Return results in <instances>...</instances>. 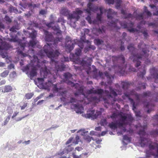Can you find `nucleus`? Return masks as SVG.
I'll use <instances>...</instances> for the list:
<instances>
[{
    "instance_id": "f257e3e1",
    "label": "nucleus",
    "mask_w": 158,
    "mask_h": 158,
    "mask_svg": "<svg viewBox=\"0 0 158 158\" xmlns=\"http://www.w3.org/2000/svg\"><path fill=\"white\" fill-rule=\"evenodd\" d=\"M43 50L47 56L51 59V63L54 64L55 69L57 72L62 71L65 68V65L63 63H60L55 60L60 54L58 49H55L54 52L52 49H51L50 47L48 45L45 46L43 48Z\"/></svg>"
},
{
    "instance_id": "f03ea898",
    "label": "nucleus",
    "mask_w": 158,
    "mask_h": 158,
    "mask_svg": "<svg viewBox=\"0 0 158 158\" xmlns=\"http://www.w3.org/2000/svg\"><path fill=\"white\" fill-rule=\"evenodd\" d=\"M127 49L131 53L132 55L130 56V58L134 63H136L135 66L138 67L140 65L141 62L139 60H142V59L144 60L145 59H147L149 55V51L146 48H142V52L143 53V54H137L135 55L134 53L136 52V49L134 47V45L130 44L127 46Z\"/></svg>"
},
{
    "instance_id": "7ed1b4c3",
    "label": "nucleus",
    "mask_w": 158,
    "mask_h": 158,
    "mask_svg": "<svg viewBox=\"0 0 158 158\" xmlns=\"http://www.w3.org/2000/svg\"><path fill=\"white\" fill-rule=\"evenodd\" d=\"M40 73L42 75L44 76V78H48L49 79L48 82H46L43 84V88L49 91L50 89V87L52 85V83L54 82L56 78V76L52 74L51 73H49L47 70L46 67L45 68L44 70L41 71Z\"/></svg>"
},
{
    "instance_id": "20e7f679",
    "label": "nucleus",
    "mask_w": 158,
    "mask_h": 158,
    "mask_svg": "<svg viewBox=\"0 0 158 158\" xmlns=\"http://www.w3.org/2000/svg\"><path fill=\"white\" fill-rule=\"evenodd\" d=\"M44 34L45 35V40L46 41L48 42H53V44H47L44 45V47L48 45L50 47L51 49H52L53 52L55 51L54 49L56 48L57 46V44L60 41L62 40V38H59V37L56 38L54 39L53 36L51 33L49 32L46 30H44Z\"/></svg>"
},
{
    "instance_id": "39448f33",
    "label": "nucleus",
    "mask_w": 158,
    "mask_h": 158,
    "mask_svg": "<svg viewBox=\"0 0 158 158\" xmlns=\"http://www.w3.org/2000/svg\"><path fill=\"white\" fill-rule=\"evenodd\" d=\"M118 23L122 27H123L124 28H127L128 31L131 32H134L135 31H137V29L134 28L133 27L134 23L132 22H131L127 24L126 23H123L119 21L118 20H115L114 21L112 20L110 23V25L112 27H113L116 29H118L120 27L117 26Z\"/></svg>"
},
{
    "instance_id": "423d86ee",
    "label": "nucleus",
    "mask_w": 158,
    "mask_h": 158,
    "mask_svg": "<svg viewBox=\"0 0 158 158\" xmlns=\"http://www.w3.org/2000/svg\"><path fill=\"white\" fill-rule=\"evenodd\" d=\"M131 94H134L137 100L139 101L140 99V97L141 96L142 97L151 96V94L150 92L148 91L146 92H144L142 95L140 94H138L136 92H135V91L133 90L131 91V94H130L127 93H124V95H123L122 96L123 98V99H125V97H127L130 100L131 103L132 105L133 108H135L136 106L135 105V102H134L133 100L130 97Z\"/></svg>"
},
{
    "instance_id": "0eeeda50",
    "label": "nucleus",
    "mask_w": 158,
    "mask_h": 158,
    "mask_svg": "<svg viewBox=\"0 0 158 158\" xmlns=\"http://www.w3.org/2000/svg\"><path fill=\"white\" fill-rule=\"evenodd\" d=\"M65 41L66 43L65 47L66 51L70 52L74 48L75 44L72 40L71 38L69 36H66Z\"/></svg>"
},
{
    "instance_id": "6e6552de",
    "label": "nucleus",
    "mask_w": 158,
    "mask_h": 158,
    "mask_svg": "<svg viewBox=\"0 0 158 158\" xmlns=\"http://www.w3.org/2000/svg\"><path fill=\"white\" fill-rule=\"evenodd\" d=\"M97 0H89V2L87 4L88 8L85 10L86 12L89 15L91 14V11H95L98 10V6H94L91 2Z\"/></svg>"
},
{
    "instance_id": "1a4fd4ad",
    "label": "nucleus",
    "mask_w": 158,
    "mask_h": 158,
    "mask_svg": "<svg viewBox=\"0 0 158 158\" xmlns=\"http://www.w3.org/2000/svg\"><path fill=\"white\" fill-rule=\"evenodd\" d=\"M42 56H41V59H39L36 56L34 55L33 56V61L36 64V65L38 67H40L43 64L46 63V61L42 58Z\"/></svg>"
},
{
    "instance_id": "9d476101",
    "label": "nucleus",
    "mask_w": 158,
    "mask_h": 158,
    "mask_svg": "<svg viewBox=\"0 0 158 158\" xmlns=\"http://www.w3.org/2000/svg\"><path fill=\"white\" fill-rule=\"evenodd\" d=\"M63 76L64 81L68 85H72L74 84L71 81L73 79V75L69 72H66L64 73Z\"/></svg>"
},
{
    "instance_id": "9b49d317",
    "label": "nucleus",
    "mask_w": 158,
    "mask_h": 158,
    "mask_svg": "<svg viewBox=\"0 0 158 158\" xmlns=\"http://www.w3.org/2000/svg\"><path fill=\"white\" fill-rule=\"evenodd\" d=\"M105 27L103 26L98 28L94 27L92 30V32L93 34L98 36L100 34L105 33Z\"/></svg>"
},
{
    "instance_id": "f8f14e48",
    "label": "nucleus",
    "mask_w": 158,
    "mask_h": 158,
    "mask_svg": "<svg viewBox=\"0 0 158 158\" xmlns=\"http://www.w3.org/2000/svg\"><path fill=\"white\" fill-rule=\"evenodd\" d=\"M150 73L154 79V81L156 83H158V69L155 67H153L150 69Z\"/></svg>"
},
{
    "instance_id": "ddd939ff",
    "label": "nucleus",
    "mask_w": 158,
    "mask_h": 158,
    "mask_svg": "<svg viewBox=\"0 0 158 158\" xmlns=\"http://www.w3.org/2000/svg\"><path fill=\"white\" fill-rule=\"evenodd\" d=\"M73 106L76 113L81 114L83 112L84 108L82 105L78 104H73Z\"/></svg>"
},
{
    "instance_id": "4468645a",
    "label": "nucleus",
    "mask_w": 158,
    "mask_h": 158,
    "mask_svg": "<svg viewBox=\"0 0 158 158\" xmlns=\"http://www.w3.org/2000/svg\"><path fill=\"white\" fill-rule=\"evenodd\" d=\"M155 145L149 144L148 146L149 150L146 151V153L147 155L148 156H149L150 155H154V153L153 152H152L150 151L152 150L155 149L156 147L158 146V144L157 143H155Z\"/></svg>"
},
{
    "instance_id": "2eb2a0df",
    "label": "nucleus",
    "mask_w": 158,
    "mask_h": 158,
    "mask_svg": "<svg viewBox=\"0 0 158 158\" xmlns=\"http://www.w3.org/2000/svg\"><path fill=\"white\" fill-rule=\"evenodd\" d=\"M0 90L3 93H8L11 92L12 88L10 85H6L0 88Z\"/></svg>"
},
{
    "instance_id": "dca6fc26",
    "label": "nucleus",
    "mask_w": 158,
    "mask_h": 158,
    "mask_svg": "<svg viewBox=\"0 0 158 158\" xmlns=\"http://www.w3.org/2000/svg\"><path fill=\"white\" fill-rule=\"evenodd\" d=\"M72 86H74L75 88L78 90L79 93H80L82 95H85L84 93V86H80V85L78 83L73 84Z\"/></svg>"
},
{
    "instance_id": "f3484780",
    "label": "nucleus",
    "mask_w": 158,
    "mask_h": 158,
    "mask_svg": "<svg viewBox=\"0 0 158 158\" xmlns=\"http://www.w3.org/2000/svg\"><path fill=\"white\" fill-rule=\"evenodd\" d=\"M36 69L35 67H33L29 74V77L31 80H32L33 78L37 75Z\"/></svg>"
},
{
    "instance_id": "a211bd4d",
    "label": "nucleus",
    "mask_w": 158,
    "mask_h": 158,
    "mask_svg": "<svg viewBox=\"0 0 158 158\" xmlns=\"http://www.w3.org/2000/svg\"><path fill=\"white\" fill-rule=\"evenodd\" d=\"M70 11L66 7H63L61 8L60 13L62 15L68 16L69 18V15H70Z\"/></svg>"
},
{
    "instance_id": "6ab92c4d",
    "label": "nucleus",
    "mask_w": 158,
    "mask_h": 158,
    "mask_svg": "<svg viewBox=\"0 0 158 158\" xmlns=\"http://www.w3.org/2000/svg\"><path fill=\"white\" fill-rule=\"evenodd\" d=\"M10 48V45L6 42H3L1 43V45H0V51L5 50H7Z\"/></svg>"
},
{
    "instance_id": "aec40b11",
    "label": "nucleus",
    "mask_w": 158,
    "mask_h": 158,
    "mask_svg": "<svg viewBox=\"0 0 158 158\" xmlns=\"http://www.w3.org/2000/svg\"><path fill=\"white\" fill-rule=\"evenodd\" d=\"M90 58H84L82 60L81 62V64L83 66H89V69H90L91 68L90 66L91 65L89 63H88L87 61L90 60Z\"/></svg>"
},
{
    "instance_id": "412c9836",
    "label": "nucleus",
    "mask_w": 158,
    "mask_h": 158,
    "mask_svg": "<svg viewBox=\"0 0 158 158\" xmlns=\"http://www.w3.org/2000/svg\"><path fill=\"white\" fill-rule=\"evenodd\" d=\"M120 118L121 120L123 122L127 120H128L130 122H131L133 120V118L131 116H128L127 117L126 115H123V114L120 115Z\"/></svg>"
},
{
    "instance_id": "4be33fe9",
    "label": "nucleus",
    "mask_w": 158,
    "mask_h": 158,
    "mask_svg": "<svg viewBox=\"0 0 158 158\" xmlns=\"http://www.w3.org/2000/svg\"><path fill=\"white\" fill-rule=\"evenodd\" d=\"M86 98L89 102H92L94 103H98L100 101V99L98 98L96 96L92 97Z\"/></svg>"
},
{
    "instance_id": "5701e85b",
    "label": "nucleus",
    "mask_w": 158,
    "mask_h": 158,
    "mask_svg": "<svg viewBox=\"0 0 158 158\" xmlns=\"http://www.w3.org/2000/svg\"><path fill=\"white\" fill-rule=\"evenodd\" d=\"M89 113L86 114V116L88 118H91L93 119L96 118V116L95 115L94 113L95 110H90L89 111Z\"/></svg>"
},
{
    "instance_id": "b1692460",
    "label": "nucleus",
    "mask_w": 158,
    "mask_h": 158,
    "mask_svg": "<svg viewBox=\"0 0 158 158\" xmlns=\"http://www.w3.org/2000/svg\"><path fill=\"white\" fill-rule=\"evenodd\" d=\"M104 11L105 12H107V17L108 18L110 19H112V15L114 13L113 10L111 9H109L108 10H107L106 9H105Z\"/></svg>"
},
{
    "instance_id": "393cba45",
    "label": "nucleus",
    "mask_w": 158,
    "mask_h": 158,
    "mask_svg": "<svg viewBox=\"0 0 158 158\" xmlns=\"http://www.w3.org/2000/svg\"><path fill=\"white\" fill-rule=\"evenodd\" d=\"M67 92V90H64L60 93V94L62 96L60 98L61 101L63 102H65L66 101V94Z\"/></svg>"
},
{
    "instance_id": "a878e982",
    "label": "nucleus",
    "mask_w": 158,
    "mask_h": 158,
    "mask_svg": "<svg viewBox=\"0 0 158 158\" xmlns=\"http://www.w3.org/2000/svg\"><path fill=\"white\" fill-rule=\"evenodd\" d=\"M140 144L141 146L142 147H144L148 142V139L143 137H142L141 136L140 137Z\"/></svg>"
},
{
    "instance_id": "bb28decb",
    "label": "nucleus",
    "mask_w": 158,
    "mask_h": 158,
    "mask_svg": "<svg viewBox=\"0 0 158 158\" xmlns=\"http://www.w3.org/2000/svg\"><path fill=\"white\" fill-rule=\"evenodd\" d=\"M121 13L123 15H124V18L125 19L127 18H131L132 19H133V15L131 14V13H129L128 14H127L126 13V11L122 9L121 10Z\"/></svg>"
},
{
    "instance_id": "cd10ccee",
    "label": "nucleus",
    "mask_w": 158,
    "mask_h": 158,
    "mask_svg": "<svg viewBox=\"0 0 158 158\" xmlns=\"http://www.w3.org/2000/svg\"><path fill=\"white\" fill-rule=\"evenodd\" d=\"M80 18V16L74 11L72 14H70L69 16V19H75L76 21H77Z\"/></svg>"
},
{
    "instance_id": "c85d7f7f",
    "label": "nucleus",
    "mask_w": 158,
    "mask_h": 158,
    "mask_svg": "<svg viewBox=\"0 0 158 158\" xmlns=\"http://www.w3.org/2000/svg\"><path fill=\"white\" fill-rule=\"evenodd\" d=\"M121 58L122 60H124V56L122 54L118 55V56H112V60L114 63H115L119 60V58Z\"/></svg>"
},
{
    "instance_id": "c756f323",
    "label": "nucleus",
    "mask_w": 158,
    "mask_h": 158,
    "mask_svg": "<svg viewBox=\"0 0 158 158\" xmlns=\"http://www.w3.org/2000/svg\"><path fill=\"white\" fill-rule=\"evenodd\" d=\"M98 9H99L100 11V13L97 14L96 19L98 20L101 21V20L102 16L103 13V8L101 6Z\"/></svg>"
},
{
    "instance_id": "7c9ffc66",
    "label": "nucleus",
    "mask_w": 158,
    "mask_h": 158,
    "mask_svg": "<svg viewBox=\"0 0 158 158\" xmlns=\"http://www.w3.org/2000/svg\"><path fill=\"white\" fill-rule=\"evenodd\" d=\"M121 84L122 88L124 89H125L128 88L131 83L128 81H122Z\"/></svg>"
},
{
    "instance_id": "2f4dec72",
    "label": "nucleus",
    "mask_w": 158,
    "mask_h": 158,
    "mask_svg": "<svg viewBox=\"0 0 158 158\" xmlns=\"http://www.w3.org/2000/svg\"><path fill=\"white\" fill-rule=\"evenodd\" d=\"M81 50L80 48H77L75 50V54L78 57L77 59L76 60V62H78L79 60V56L81 55Z\"/></svg>"
},
{
    "instance_id": "473e14b6",
    "label": "nucleus",
    "mask_w": 158,
    "mask_h": 158,
    "mask_svg": "<svg viewBox=\"0 0 158 158\" xmlns=\"http://www.w3.org/2000/svg\"><path fill=\"white\" fill-rule=\"evenodd\" d=\"M52 28L53 30L57 31V33L60 34H61L62 31L60 30V27L58 25L56 26H52Z\"/></svg>"
},
{
    "instance_id": "72a5a7b5",
    "label": "nucleus",
    "mask_w": 158,
    "mask_h": 158,
    "mask_svg": "<svg viewBox=\"0 0 158 158\" xmlns=\"http://www.w3.org/2000/svg\"><path fill=\"white\" fill-rule=\"evenodd\" d=\"M146 127V126H144L143 127H142V129L140 130L139 132H138V134L139 135L144 136L145 135L146 132L145 131V130Z\"/></svg>"
},
{
    "instance_id": "f704fd0d",
    "label": "nucleus",
    "mask_w": 158,
    "mask_h": 158,
    "mask_svg": "<svg viewBox=\"0 0 158 158\" xmlns=\"http://www.w3.org/2000/svg\"><path fill=\"white\" fill-rule=\"evenodd\" d=\"M66 21L64 20L63 18H59L57 21H56L57 23H61V25L64 26V29H65V27L64 25V23H65Z\"/></svg>"
},
{
    "instance_id": "c9c22d12",
    "label": "nucleus",
    "mask_w": 158,
    "mask_h": 158,
    "mask_svg": "<svg viewBox=\"0 0 158 158\" xmlns=\"http://www.w3.org/2000/svg\"><path fill=\"white\" fill-rule=\"evenodd\" d=\"M110 93L109 94V96L110 97H111V98H113L112 95L114 97H115L117 96V94L113 89L110 88Z\"/></svg>"
},
{
    "instance_id": "e433bc0d",
    "label": "nucleus",
    "mask_w": 158,
    "mask_h": 158,
    "mask_svg": "<svg viewBox=\"0 0 158 158\" xmlns=\"http://www.w3.org/2000/svg\"><path fill=\"white\" fill-rule=\"evenodd\" d=\"M29 36L33 40L35 38L37 35V32L35 30L32 31V32L31 33H29Z\"/></svg>"
},
{
    "instance_id": "4c0bfd02",
    "label": "nucleus",
    "mask_w": 158,
    "mask_h": 158,
    "mask_svg": "<svg viewBox=\"0 0 158 158\" xmlns=\"http://www.w3.org/2000/svg\"><path fill=\"white\" fill-rule=\"evenodd\" d=\"M109 126L112 129H115L117 128V124L116 123H114L113 122H112L111 123H110Z\"/></svg>"
},
{
    "instance_id": "58836bf2",
    "label": "nucleus",
    "mask_w": 158,
    "mask_h": 158,
    "mask_svg": "<svg viewBox=\"0 0 158 158\" xmlns=\"http://www.w3.org/2000/svg\"><path fill=\"white\" fill-rule=\"evenodd\" d=\"M95 94L101 95L104 93V90L102 89H98L95 90Z\"/></svg>"
},
{
    "instance_id": "ea45409f",
    "label": "nucleus",
    "mask_w": 158,
    "mask_h": 158,
    "mask_svg": "<svg viewBox=\"0 0 158 158\" xmlns=\"http://www.w3.org/2000/svg\"><path fill=\"white\" fill-rule=\"evenodd\" d=\"M146 73L145 70H144L143 72H140L137 73V76L140 77H141L142 79H143L144 77V75Z\"/></svg>"
},
{
    "instance_id": "a19ab883",
    "label": "nucleus",
    "mask_w": 158,
    "mask_h": 158,
    "mask_svg": "<svg viewBox=\"0 0 158 158\" xmlns=\"http://www.w3.org/2000/svg\"><path fill=\"white\" fill-rule=\"evenodd\" d=\"M94 43L97 45H100L103 42V41L99 39H95L94 40Z\"/></svg>"
},
{
    "instance_id": "79ce46f5",
    "label": "nucleus",
    "mask_w": 158,
    "mask_h": 158,
    "mask_svg": "<svg viewBox=\"0 0 158 158\" xmlns=\"http://www.w3.org/2000/svg\"><path fill=\"white\" fill-rule=\"evenodd\" d=\"M84 139L86 140L87 142L89 143L91 140V139L94 140L93 138L92 137H90L89 135H86L84 137Z\"/></svg>"
},
{
    "instance_id": "37998d69",
    "label": "nucleus",
    "mask_w": 158,
    "mask_h": 158,
    "mask_svg": "<svg viewBox=\"0 0 158 158\" xmlns=\"http://www.w3.org/2000/svg\"><path fill=\"white\" fill-rule=\"evenodd\" d=\"M63 89L62 87H60L58 88L57 87V84H55L53 85V90L54 92H57L59 90L62 89Z\"/></svg>"
},
{
    "instance_id": "c03bdc74",
    "label": "nucleus",
    "mask_w": 158,
    "mask_h": 158,
    "mask_svg": "<svg viewBox=\"0 0 158 158\" xmlns=\"http://www.w3.org/2000/svg\"><path fill=\"white\" fill-rule=\"evenodd\" d=\"M9 73V71L7 70H6L3 71L0 74V76L2 77H6L7 76Z\"/></svg>"
},
{
    "instance_id": "a18cd8bd",
    "label": "nucleus",
    "mask_w": 158,
    "mask_h": 158,
    "mask_svg": "<svg viewBox=\"0 0 158 158\" xmlns=\"http://www.w3.org/2000/svg\"><path fill=\"white\" fill-rule=\"evenodd\" d=\"M36 44V42L35 41L33 40H30L29 41V45L30 46H31V47H33L34 46H35Z\"/></svg>"
},
{
    "instance_id": "49530a36",
    "label": "nucleus",
    "mask_w": 158,
    "mask_h": 158,
    "mask_svg": "<svg viewBox=\"0 0 158 158\" xmlns=\"http://www.w3.org/2000/svg\"><path fill=\"white\" fill-rule=\"evenodd\" d=\"M34 94L32 93H28L25 94V97L26 99H29L32 98Z\"/></svg>"
},
{
    "instance_id": "de8ad7c7",
    "label": "nucleus",
    "mask_w": 158,
    "mask_h": 158,
    "mask_svg": "<svg viewBox=\"0 0 158 158\" xmlns=\"http://www.w3.org/2000/svg\"><path fill=\"white\" fill-rule=\"evenodd\" d=\"M118 68L120 70L119 72L121 73H124L125 72V70L126 68V65H125L123 66V67H121V66H119Z\"/></svg>"
},
{
    "instance_id": "09e8293b",
    "label": "nucleus",
    "mask_w": 158,
    "mask_h": 158,
    "mask_svg": "<svg viewBox=\"0 0 158 158\" xmlns=\"http://www.w3.org/2000/svg\"><path fill=\"white\" fill-rule=\"evenodd\" d=\"M100 124L101 126H104L107 124V120L106 118L102 119L100 121Z\"/></svg>"
},
{
    "instance_id": "8fccbe9b",
    "label": "nucleus",
    "mask_w": 158,
    "mask_h": 158,
    "mask_svg": "<svg viewBox=\"0 0 158 158\" xmlns=\"http://www.w3.org/2000/svg\"><path fill=\"white\" fill-rule=\"evenodd\" d=\"M2 57L3 58H6V60L8 59V56L7 55V53L6 52H1L0 54Z\"/></svg>"
},
{
    "instance_id": "3c124183",
    "label": "nucleus",
    "mask_w": 158,
    "mask_h": 158,
    "mask_svg": "<svg viewBox=\"0 0 158 158\" xmlns=\"http://www.w3.org/2000/svg\"><path fill=\"white\" fill-rule=\"evenodd\" d=\"M90 48L92 49L93 50H94L96 48L94 46H92L91 45H90L88 47H86L85 48V52H86L87 51H88L89 50Z\"/></svg>"
},
{
    "instance_id": "603ef678",
    "label": "nucleus",
    "mask_w": 158,
    "mask_h": 158,
    "mask_svg": "<svg viewBox=\"0 0 158 158\" xmlns=\"http://www.w3.org/2000/svg\"><path fill=\"white\" fill-rule=\"evenodd\" d=\"M136 19L137 20H142L143 19V14L141 13L137 15L136 17Z\"/></svg>"
},
{
    "instance_id": "864d4df0",
    "label": "nucleus",
    "mask_w": 158,
    "mask_h": 158,
    "mask_svg": "<svg viewBox=\"0 0 158 158\" xmlns=\"http://www.w3.org/2000/svg\"><path fill=\"white\" fill-rule=\"evenodd\" d=\"M10 119V116H8L6 118L5 120L4 121L3 123L2 124V125L4 126L6 125L8 123Z\"/></svg>"
},
{
    "instance_id": "5fc2aeb1",
    "label": "nucleus",
    "mask_w": 158,
    "mask_h": 158,
    "mask_svg": "<svg viewBox=\"0 0 158 158\" xmlns=\"http://www.w3.org/2000/svg\"><path fill=\"white\" fill-rule=\"evenodd\" d=\"M123 139L124 140H126L129 142H130L131 140V137H129L127 135H124L123 136Z\"/></svg>"
},
{
    "instance_id": "6e6d98bb",
    "label": "nucleus",
    "mask_w": 158,
    "mask_h": 158,
    "mask_svg": "<svg viewBox=\"0 0 158 158\" xmlns=\"http://www.w3.org/2000/svg\"><path fill=\"white\" fill-rule=\"evenodd\" d=\"M144 12L147 15L149 16H151L152 14L151 13L147 10V7L146 6H144Z\"/></svg>"
},
{
    "instance_id": "4d7b16f0",
    "label": "nucleus",
    "mask_w": 158,
    "mask_h": 158,
    "mask_svg": "<svg viewBox=\"0 0 158 158\" xmlns=\"http://www.w3.org/2000/svg\"><path fill=\"white\" fill-rule=\"evenodd\" d=\"M74 12L78 15L79 16L81 15L83 13L82 11L80 10L78 8H76L75 11Z\"/></svg>"
},
{
    "instance_id": "13d9d810",
    "label": "nucleus",
    "mask_w": 158,
    "mask_h": 158,
    "mask_svg": "<svg viewBox=\"0 0 158 158\" xmlns=\"http://www.w3.org/2000/svg\"><path fill=\"white\" fill-rule=\"evenodd\" d=\"M80 139L78 135H77L75 137V140L76 141L73 142V143L75 144H77L79 142V140Z\"/></svg>"
},
{
    "instance_id": "bf43d9fd",
    "label": "nucleus",
    "mask_w": 158,
    "mask_h": 158,
    "mask_svg": "<svg viewBox=\"0 0 158 158\" xmlns=\"http://www.w3.org/2000/svg\"><path fill=\"white\" fill-rule=\"evenodd\" d=\"M28 105V103L27 102H24L23 105L22 106H20L21 109V110H24L27 107Z\"/></svg>"
},
{
    "instance_id": "052dcab7",
    "label": "nucleus",
    "mask_w": 158,
    "mask_h": 158,
    "mask_svg": "<svg viewBox=\"0 0 158 158\" xmlns=\"http://www.w3.org/2000/svg\"><path fill=\"white\" fill-rule=\"evenodd\" d=\"M94 88L93 89H91L89 90H88L87 91V93L89 94H95V93H94L95 91V90H94Z\"/></svg>"
},
{
    "instance_id": "680f3d73",
    "label": "nucleus",
    "mask_w": 158,
    "mask_h": 158,
    "mask_svg": "<svg viewBox=\"0 0 158 158\" xmlns=\"http://www.w3.org/2000/svg\"><path fill=\"white\" fill-rule=\"evenodd\" d=\"M120 41H121V46H120V50L121 51H123L125 49V47H124V45H123V44H124V42H123V41L122 40H120Z\"/></svg>"
},
{
    "instance_id": "e2e57ef3",
    "label": "nucleus",
    "mask_w": 158,
    "mask_h": 158,
    "mask_svg": "<svg viewBox=\"0 0 158 158\" xmlns=\"http://www.w3.org/2000/svg\"><path fill=\"white\" fill-rule=\"evenodd\" d=\"M4 19L6 21L9 23H10L12 21L11 19H10V17L7 15H6L5 16Z\"/></svg>"
},
{
    "instance_id": "0e129e2a",
    "label": "nucleus",
    "mask_w": 158,
    "mask_h": 158,
    "mask_svg": "<svg viewBox=\"0 0 158 158\" xmlns=\"http://www.w3.org/2000/svg\"><path fill=\"white\" fill-rule=\"evenodd\" d=\"M47 13V11L45 10L42 9L39 12V14L41 15H44Z\"/></svg>"
},
{
    "instance_id": "69168bd1",
    "label": "nucleus",
    "mask_w": 158,
    "mask_h": 158,
    "mask_svg": "<svg viewBox=\"0 0 158 158\" xmlns=\"http://www.w3.org/2000/svg\"><path fill=\"white\" fill-rule=\"evenodd\" d=\"M142 46H146V45L143 43L142 42H140L139 43V44L138 45V48L140 49L141 48Z\"/></svg>"
},
{
    "instance_id": "338daca9",
    "label": "nucleus",
    "mask_w": 158,
    "mask_h": 158,
    "mask_svg": "<svg viewBox=\"0 0 158 158\" xmlns=\"http://www.w3.org/2000/svg\"><path fill=\"white\" fill-rule=\"evenodd\" d=\"M27 5L28 7L30 8L31 9L32 7L33 9H34L35 7H36V5L35 4H32V3H28L27 4Z\"/></svg>"
},
{
    "instance_id": "774afa93",
    "label": "nucleus",
    "mask_w": 158,
    "mask_h": 158,
    "mask_svg": "<svg viewBox=\"0 0 158 158\" xmlns=\"http://www.w3.org/2000/svg\"><path fill=\"white\" fill-rule=\"evenodd\" d=\"M15 10H16V9L15 7H14L13 6L10 7L9 8V11L10 12H15Z\"/></svg>"
}]
</instances>
